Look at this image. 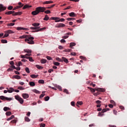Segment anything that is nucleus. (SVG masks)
I'll return each instance as SVG.
<instances>
[{"mask_svg":"<svg viewBox=\"0 0 127 127\" xmlns=\"http://www.w3.org/2000/svg\"><path fill=\"white\" fill-rule=\"evenodd\" d=\"M46 10V7H37L36 8V10L32 12V15H37L40 12H44Z\"/></svg>","mask_w":127,"mask_h":127,"instance_id":"1","label":"nucleus"},{"mask_svg":"<svg viewBox=\"0 0 127 127\" xmlns=\"http://www.w3.org/2000/svg\"><path fill=\"white\" fill-rule=\"evenodd\" d=\"M88 89H89L91 93H95L96 91H97V92H105L106 90L104 88H92L91 87H88Z\"/></svg>","mask_w":127,"mask_h":127,"instance_id":"2","label":"nucleus"},{"mask_svg":"<svg viewBox=\"0 0 127 127\" xmlns=\"http://www.w3.org/2000/svg\"><path fill=\"white\" fill-rule=\"evenodd\" d=\"M14 98L17 101H18L19 102L20 104L22 105L23 104V102H24V100H23V99L21 98L18 95H15Z\"/></svg>","mask_w":127,"mask_h":127,"instance_id":"3","label":"nucleus"},{"mask_svg":"<svg viewBox=\"0 0 127 127\" xmlns=\"http://www.w3.org/2000/svg\"><path fill=\"white\" fill-rule=\"evenodd\" d=\"M19 6H16V7H14L13 9V10H15L16 9H18V8H21V7H22L23 6L24 4L21 3V2H19L18 3Z\"/></svg>","mask_w":127,"mask_h":127,"instance_id":"4","label":"nucleus"},{"mask_svg":"<svg viewBox=\"0 0 127 127\" xmlns=\"http://www.w3.org/2000/svg\"><path fill=\"white\" fill-rule=\"evenodd\" d=\"M65 25L63 23H59L55 26V27L57 28H60L61 27H65Z\"/></svg>","mask_w":127,"mask_h":127,"instance_id":"5","label":"nucleus"},{"mask_svg":"<svg viewBox=\"0 0 127 127\" xmlns=\"http://www.w3.org/2000/svg\"><path fill=\"white\" fill-rule=\"evenodd\" d=\"M34 39V37H31V35H28V37L25 39V42L27 41H29L30 40H33Z\"/></svg>","mask_w":127,"mask_h":127,"instance_id":"6","label":"nucleus"},{"mask_svg":"<svg viewBox=\"0 0 127 127\" xmlns=\"http://www.w3.org/2000/svg\"><path fill=\"white\" fill-rule=\"evenodd\" d=\"M6 9V7L3 6V5L0 4V12H1L2 10H5Z\"/></svg>","mask_w":127,"mask_h":127,"instance_id":"7","label":"nucleus"},{"mask_svg":"<svg viewBox=\"0 0 127 127\" xmlns=\"http://www.w3.org/2000/svg\"><path fill=\"white\" fill-rule=\"evenodd\" d=\"M22 97L23 98V99H28L29 98V95H28V94L23 93L22 94Z\"/></svg>","mask_w":127,"mask_h":127,"instance_id":"8","label":"nucleus"},{"mask_svg":"<svg viewBox=\"0 0 127 127\" xmlns=\"http://www.w3.org/2000/svg\"><path fill=\"white\" fill-rule=\"evenodd\" d=\"M14 12H15V11H9L7 12H6L5 13V14H7V15H10V14H14Z\"/></svg>","mask_w":127,"mask_h":127,"instance_id":"9","label":"nucleus"},{"mask_svg":"<svg viewBox=\"0 0 127 127\" xmlns=\"http://www.w3.org/2000/svg\"><path fill=\"white\" fill-rule=\"evenodd\" d=\"M22 14V12H15L14 14H12L13 16H16V15H21Z\"/></svg>","mask_w":127,"mask_h":127,"instance_id":"10","label":"nucleus"},{"mask_svg":"<svg viewBox=\"0 0 127 127\" xmlns=\"http://www.w3.org/2000/svg\"><path fill=\"white\" fill-rule=\"evenodd\" d=\"M65 62V63H66V64H67V63H69V61H68V59H66L65 57H62V62Z\"/></svg>","mask_w":127,"mask_h":127,"instance_id":"11","label":"nucleus"},{"mask_svg":"<svg viewBox=\"0 0 127 127\" xmlns=\"http://www.w3.org/2000/svg\"><path fill=\"white\" fill-rule=\"evenodd\" d=\"M30 7H32V6L27 4L24 5V6L23 7V9H25L26 8H30Z\"/></svg>","mask_w":127,"mask_h":127,"instance_id":"12","label":"nucleus"},{"mask_svg":"<svg viewBox=\"0 0 127 127\" xmlns=\"http://www.w3.org/2000/svg\"><path fill=\"white\" fill-rule=\"evenodd\" d=\"M17 30H27V28H23L21 27H17L16 28Z\"/></svg>","mask_w":127,"mask_h":127,"instance_id":"13","label":"nucleus"},{"mask_svg":"<svg viewBox=\"0 0 127 127\" xmlns=\"http://www.w3.org/2000/svg\"><path fill=\"white\" fill-rule=\"evenodd\" d=\"M50 3H53V1H46L43 2V4H49Z\"/></svg>","mask_w":127,"mask_h":127,"instance_id":"14","label":"nucleus"},{"mask_svg":"<svg viewBox=\"0 0 127 127\" xmlns=\"http://www.w3.org/2000/svg\"><path fill=\"white\" fill-rule=\"evenodd\" d=\"M12 78H14L15 79H17V80H19L20 79H21V77L19 75H13L12 76Z\"/></svg>","mask_w":127,"mask_h":127,"instance_id":"15","label":"nucleus"},{"mask_svg":"<svg viewBox=\"0 0 127 127\" xmlns=\"http://www.w3.org/2000/svg\"><path fill=\"white\" fill-rule=\"evenodd\" d=\"M13 91H14V89H13L12 87H10L7 90L8 93H12Z\"/></svg>","mask_w":127,"mask_h":127,"instance_id":"16","label":"nucleus"},{"mask_svg":"<svg viewBox=\"0 0 127 127\" xmlns=\"http://www.w3.org/2000/svg\"><path fill=\"white\" fill-rule=\"evenodd\" d=\"M24 51L26 53H28V54H31V52H32V51H31V50H28V49H25V50H24Z\"/></svg>","mask_w":127,"mask_h":127,"instance_id":"17","label":"nucleus"},{"mask_svg":"<svg viewBox=\"0 0 127 127\" xmlns=\"http://www.w3.org/2000/svg\"><path fill=\"white\" fill-rule=\"evenodd\" d=\"M51 19H52L53 20H55V21H56V20H58V19H60V18L58 17H52L51 18Z\"/></svg>","mask_w":127,"mask_h":127,"instance_id":"18","label":"nucleus"},{"mask_svg":"<svg viewBox=\"0 0 127 127\" xmlns=\"http://www.w3.org/2000/svg\"><path fill=\"white\" fill-rule=\"evenodd\" d=\"M60 21H61V22H63V21H65V19H64V18L60 19L58 20H56V21H55V22H60Z\"/></svg>","mask_w":127,"mask_h":127,"instance_id":"19","label":"nucleus"},{"mask_svg":"<svg viewBox=\"0 0 127 127\" xmlns=\"http://www.w3.org/2000/svg\"><path fill=\"white\" fill-rule=\"evenodd\" d=\"M69 15L71 17H75V13H74L73 12H71L69 13Z\"/></svg>","mask_w":127,"mask_h":127,"instance_id":"20","label":"nucleus"},{"mask_svg":"<svg viewBox=\"0 0 127 127\" xmlns=\"http://www.w3.org/2000/svg\"><path fill=\"white\" fill-rule=\"evenodd\" d=\"M107 111H110V109L109 108H105V109H103L102 110V113L104 114V113H106V112H107Z\"/></svg>","mask_w":127,"mask_h":127,"instance_id":"21","label":"nucleus"},{"mask_svg":"<svg viewBox=\"0 0 127 127\" xmlns=\"http://www.w3.org/2000/svg\"><path fill=\"white\" fill-rule=\"evenodd\" d=\"M30 29H31L32 30H36V29H38V28H40V27H31Z\"/></svg>","mask_w":127,"mask_h":127,"instance_id":"22","label":"nucleus"},{"mask_svg":"<svg viewBox=\"0 0 127 127\" xmlns=\"http://www.w3.org/2000/svg\"><path fill=\"white\" fill-rule=\"evenodd\" d=\"M27 37H28V35H23V36H21L20 37V38L21 39H23V38H27Z\"/></svg>","mask_w":127,"mask_h":127,"instance_id":"23","label":"nucleus"},{"mask_svg":"<svg viewBox=\"0 0 127 127\" xmlns=\"http://www.w3.org/2000/svg\"><path fill=\"white\" fill-rule=\"evenodd\" d=\"M46 62H47V60L43 59L41 60V63H42V64H45V63H46Z\"/></svg>","mask_w":127,"mask_h":127,"instance_id":"24","label":"nucleus"},{"mask_svg":"<svg viewBox=\"0 0 127 127\" xmlns=\"http://www.w3.org/2000/svg\"><path fill=\"white\" fill-rule=\"evenodd\" d=\"M33 26H35V27H36V26H39L40 25V24L39 23H34L32 24Z\"/></svg>","mask_w":127,"mask_h":127,"instance_id":"25","label":"nucleus"},{"mask_svg":"<svg viewBox=\"0 0 127 127\" xmlns=\"http://www.w3.org/2000/svg\"><path fill=\"white\" fill-rule=\"evenodd\" d=\"M28 44H34V41L33 40H29V41H27Z\"/></svg>","mask_w":127,"mask_h":127,"instance_id":"26","label":"nucleus"},{"mask_svg":"<svg viewBox=\"0 0 127 127\" xmlns=\"http://www.w3.org/2000/svg\"><path fill=\"white\" fill-rule=\"evenodd\" d=\"M30 77H31V78L34 79V78H37L38 77V75L31 74L30 75Z\"/></svg>","mask_w":127,"mask_h":127,"instance_id":"27","label":"nucleus"},{"mask_svg":"<svg viewBox=\"0 0 127 127\" xmlns=\"http://www.w3.org/2000/svg\"><path fill=\"white\" fill-rule=\"evenodd\" d=\"M36 68H37V69H39V70H41V69H42L43 68V67H42V66H40V65L37 64L36 65Z\"/></svg>","mask_w":127,"mask_h":127,"instance_id":"28","label":"nucleus"},{"mask_svg":"<svg viewBox=\"0 0 127 127\" xmlns=\"http://www.w3.org/2000/svg\"><path fill=\"white\" fill-rule=\"evenodd\" d=\"M21 58H22L23 59H28V57H26V55H21Z\"/></svg>","mask_w":127,"mask_h":127,"instance_id":"29","label":"nucleus"},{"mask_svg":"<svg viewBox=\"0 0 127 127\" xmlns=\"http://www.w3.org/2000/svg\"><path fill=\"white\" fill-rule=\"evenodd\" d=\"M9 110H10V109L8 107H5L3 108V111H4V112H7V111H9Z\"/></svg>","mask_w":127,"mask_h":127,"instance_id":"30","label":"nucleus"},{"mask_svg":"<svg viewBox=\"0 0 127 127\" xmlns=\"http://www.w3.org/2000/svg\"><path fill=\"white\" fill-rule=\"evenodd\" d=\"M75 45H76V43H75L72 42L69 44V46L71 48H72V46H75Z\"/></svg>","mask_w":127,"mask_h":127,"instance_id":"31","label":"nucleus"},{"mask_svg":"<svg viewBox=\"0 0 127 127\" xmlns=\"http://www.w3.org/2000/svg\"><path fill=\"white\" fill-rule=\"evenodd\" d=\"M29 85L32 87H34V86H35V83H34V82H30Z\"/></svg>","mask_w":127,"mask_h":127,"instance_id":"32","label":"nucleus"},{"mask_svg":"<svg viewBox=\"0 0 127 127\" xmlns=\"http://www.w3.org/2000/svg\"><path fill=\"white\" fill-rule=\"evenodd\" d=\"M54 65H55V66H59L60 65V63L56 62H53Z\"/></svg>","mask_w":127,"mask_h":127,"instance_id":"33","label":"nucleus"},{"mask_svg":"<svg viewBox=\"0 0 127 127\" xmlns=\"http://www.w3.org/2000/svg\"><path fill=\"white\" fill-rule=\"evenodd\" d=\"M49 19V17H48V15H46L45 16V17L44 18V20H46V21H47Z\"/></svg>","mask_w":127,"mask_h":127,"instance_id":"34","label":"nucleus"},{"mask_svg":"<svg viewBox=\"0 0 127 127\" xmlns=\"http://www.w3.org/2000/svg\"><path fill=\"white\" fill-rule=\"evenodd\" d=\"M39 84H44V80L42 79H40L38 81Z\"/></svg>","mask_w":127,"mask_h":127,"instance_id":"35","label":"nucleus"},{"mask_svg":"<svg viewBox=\"0 0 127 127\" xmlns=\"http://www.w3.org/2000/svg\"><path fill=\"white\" fill-rule=\"evenodd\" d=\"M29 59L30 62H33V61H34L33 60V59H32V57H28V59Z\"/></svg>","mask_w":127,"mask_h":127,"instance_id":"36","label":"nucleus"},{"mask_svg":"<svg viewBox=\"0 0 127 127\" xmlns=\"http://www.w3.org/2000/svg\"><path fill=\"white\" fill-rule=\"evenodd\" d=\"M13 118H14V116L12 115L10 118H9L7 119V121H10V120H12V119H13Z\"/></svg>","mask_w":127,"mask_h":127,"instance_id":"37","label":"nucleus"},{"mask_svg":"<svg viewBox=\"0 0 127 127\" xmlns=\"http://www.w3.org/2000/svg\"><path fill=\"white\" fill-rule=\"evenodd\" d=\"M25 71L28 74H29V73H30V71L29 70V68L28 67H26L25 68Z\"/></svg>","mask_w":127,"mask_h":127,"instance_id":"38","label":"nucleus"},{"mask_svg":"<svg viewBox=\"0 0 127 127\" xmlns=\"http://www.w3.org/2000/svg\"><path fill=\"white\" fill-rule=\"evenodd\" d=\"M6 116H10L11 115V112L10 111H8L5 113Z\"/></svg>","mask_w":127,"mask_h":127,"instance_id":"39","label":"nucleus"},{"mask_svg":"<svg viewBox=\"0 0 127 127\" xmlns=\"http://www.w3.org/2000/svg\"><path fill=\"white\" fill-rule=\"evenodd\" d=\"M6 32H7V33H8V34L14 33L13 31H11V30H8L7 31H6Z\"/></svg>","mask_w":127,"mask_h":127,"instance_id":"40","label":"nucleus"},{"mask_svg":"<svg viewBox=\"0 0 127 127\" xmlns=\"http://www.w3.org/2000/svg\"><path fill=\"white\" fill-rule=\"evenodd\" d=\"M100 92H102V91H98L96 93H93L94 96H99V95H100Z\"/></svg>","mask_w":127,"mask_h":127,"instance_id":"41","label":"nucleus"},{"mask_svg":"<svg viewBox=\"0 0 127 127\" xmlns=\"http://www.w3.org/2000/svg\"><path fill=\"white\" fill-rule=\"evenodd\" d=\"M5 100H6V101H8V102H10V101H11L12 99L11 98L6 97Z\"/></svg>","mask_w":127,"mask_h":127,"instance_id":"42","label":"nucleus"},{"mask_svg":"<svg viewBox=\"0 0 127 127\" xmlns=\"http://www.w3.org/2000/svg\"><path fill=\"white\" fill-rule=\"evenodd\" d=\"M6 98V97H4V96H0V100H2V101L5 100V98Z\"/></svg>","mask_w":127,"mask_h":127,"instance_id":"43","label":"nucleus"},{"mask_svg":"<svg viewBox=\"0 0 127 127\" xmlns=\"http://www.w3.org/2000/svg\"><path fill=\"white\" fill-rule=\"evenodd\" d=\"M77 105H76V106H77V107H78V105H83V102H82V101H78L77 102Z\"/></svg>","mask_w":127,"mask_h":127,"instance_id":"44","label":"nucleus"},{"mask_svg":"<svg viewBox=\"0 0 127 127\" xmlns=\"http://www.w3.org/2000/svg\"><path fill=\"white\" fill-rule=\"evenodd\" d=\"M9 34L8 33H7L6 31L5 32V34L3 37V38H4V37H7L8 36Z\"/></svg>","mask_w":127,"mask_h":127,"instance_id":"45","label":"nucleus"},{"mask_svg":"<svg viewBox=\"0 0 127 127\" xmlns=\"http://www.w3.org/2000/svg\"><path fill=\"white\" fill-rule=\"evenodd\" d=\"M56 88H57V89H58V90H59L60 91H62V87H61V86L58 85L56 86Z\"/></svg>","mask_w":127,"mask_h":127,"instance_id":"46","label":"nucleus"},{"mask_svg":"<svg viewBox=\"0 0 127 127\" xmlns=\"http://www.w3.org/2000/svg\"><path fill=\"white\" fill-rule=\"evenodd\" d=\"M56 59L57 61H59V62H62V59L59 58H56Z\"/></svg>","mask_w":127,"mask_h":127,"instance_id":"47","label":"nucleus"},{"mask_svg":"<svg viewBox=\"0 0 127 127\" xmlns=\"http://www.w3.org/2000/svg\"><path fill=\"white\" fill-rule=\"evenodd\" d=\"M14 23H10L9 24H7V26H13L14 25Z\"/></svg>","mask_w":127,"mask_h":127,"instance_id":"48","label":"nucleus"},{"mask_svg":"<svg viewBox=\"0 0 127 127\" xmlns=\"http://www.w3.org/2000/svg\"><path fill=\"white\" fill-rule=\"evenodd\" d=\"M104 115V114H103V113H102V111L101 112H99L98 113V117H103Z\"/></svg>","mask_w":127,"mask_h":127,"instance_id":"49","label":"nucleus"},{"mask_svg":"<svg viewBox=\"0 0 127 127\" xmlns=\"http://www.w3.org/2000/svg\"><path fill=\"white\" fill-rule=\"evenodd\" d=\"M25 121L26 122H30V119L28 117H25Z\"/></svg>","mask_w":127,"mask_h":127,"instance_id":"50","label":"nucleus"},{"mask_svg":"<svg viewBox=\"0 0 127 127\" xmlns=\"http://www.w3.org/2000/svg\"><path fill=\"white\" fill-rule=\"evenodd\" d=\"M12 8H13V6H9L7 7V9H8V10H12Z\"/></svg>","mask_w":127,"mask_h":127,"instance_id":"51","label":"nucleus"},{"mask_svg":"<svg viewBox=\"0 0 127 127\" xmlns=\"http://www.w3.org/2000/svg\"><path fill=\"white\" fill-rule=\"evenodd\" d=\"M1 43H6L7 42V41L6 40H1Z\"/></svg>","mask_w":127,"mask_h":127,"instance_id":"52","label":"nucleus"},{"mask_svg":"<svg viewBox=\"0 0 127 127\" xmlns=\"http://www.w3.org/2000/svg\"><path fill=\"white\" fill-rule=\"evenodd\" d=\"M17 89H18V90H24V89H25L24 87H22V86H19V87H18L17 88Z\"/></svg>","mask_w":127,"mask_h":127,"instance_id":"53","label":"nucleus"},{"mask_svg":"<svg viewBox=\"0 0 127 127\" xmlns=\"http://www.w3.org/2000/svg\"><path fill=\"white\" fill-rule=\"evenodd\" d=\"M70 51H71V49H65L64 50V52H70Z\"/></svg>","mask_w":127,"mask_h":127,"instance_id":"54","label":"nucleus"},{"mask_svg":"<svg viewBox=\"0 0 127 127\" xmlns=\"http://www.w3.org/2000/svg\"><path fill=\"white\" fill-rule=\"evenodd\" d=\"M44 12H45V13H47V14H48V13H51V11H50L49 10H46Z\"/></svg>","mask_w":127,"mask_h":127,"instance_id":"55","label":"nucleus"},{"mask_svg":"<svg viewBox=\"0 0 127 127\" xmlns=\"http://www.w3.org/2000/svg\"><path fill=\"white\" fill-rule=\"evenodd\" d=\"M74 19H75V18H66V20H68V21H70L71 20H73Z\"/></svg>","mask_w":127,"mask_h":127,"instance_id":"56","label":"nucleus"},{"mask_svg":"<svg viewBox=\"0 0 127 127\" xmlns=\"http://www.w3.org/2000/svg\"><path fill=\"white\" fill-rule=\"evenodd\" d=\"M49 99H50V97H49V96H47L46 97H45V101H49Z\"/></svg>","mask_w":127,"mask_h":127,"instance_id":"57","label":"nucleus"},{"mask_svg":"<svg viewBox=\"0 0 127 127\" xmlns=\"http://www.w3.org/2000/svg\"><path fill=\"white\" fill-rule=\"evenodd\" d=\"M64 93H65L66 94H69V91H68V90L65 89H64Z\"/></svg>","mask_w":127,"mask_h":127,"instance_id":"58","label":"nucleus"},{"mask_svg":"<svg viewBox=\"0 0 127 127\" xmlns=\"http://www.w3.org/2000/svg\"><path fill=\"white\" fill-rule=\"evenodd\" d=\"M7 72H11V71H13V69L11 68H9L7 69Z\"/></svg>","mask_w":127,"mask_h":127,"instance_id":"59","label":"nucleus"},{"mask_svg":"<svg viewBox=\"0 0 127 127\" xmlns=\"http://www.w3.org/2000/svg\"><path fill=\"white\" fill-rule=\"evenodd\" d=\"M46 58H47V59L48 60H52V58H51V57H50V56H47L46 57Z\"/></svg>","mask_w":127,"mask_h":127,"instance_id":"60","label":"nucleus"},{"mask_svg":"<svg viewBox=\"0 0 127 127\" xmlns=\"http://www.w3.org/2000/svg\"><path fill=\"white\" fill-rule=\"evenodd\" d=\"M33 92H34V93H36V94H38V93H39V91H38L36 89H34L33 90Z\"/></svg>","mask_w":127,"mask_h":127,"instance_id":"61","label":"nucleus"},{"mask_svg":"<svg viewBox=\"0 0 127 127\" xmlns=\"http://www.w3.org/2000/svg\"><path fill=\"white\" fill-rule=\"evenodd\" d=\"M54 71V69H50L48 70V72L49 73H51V72H53Z\"/></svg>","mask_w":127,"mask_h":127,"instance_id":"62","label":"nucleus"},{"mask_svg":"<svg viewBox=\"0 0 127 127\" xmlns=\"http://www.w3.org/2000/svg\"><path fill=\"white\" fill-rule=\"evenodd\" d=\"M96 104H101V103H102V101H101L100 100H97L96 101Z\"/></svg>","mask_w":127,"mask_h":127,"instance_id":"63","label":"nucleus"},{"mask_svg":"<svg viewBox=\"0 0 127 127\" xmlns=\"http://www.w3.org/2000/svg\"><path fill=\"white\" fill-rule=\"evenodd\" d=\"M45 124H41L40 127H45Z\"/></svg>","mask_w":127,"mask_h":127,"instance_id":"64","label":"nucleus"}]
</instances>
